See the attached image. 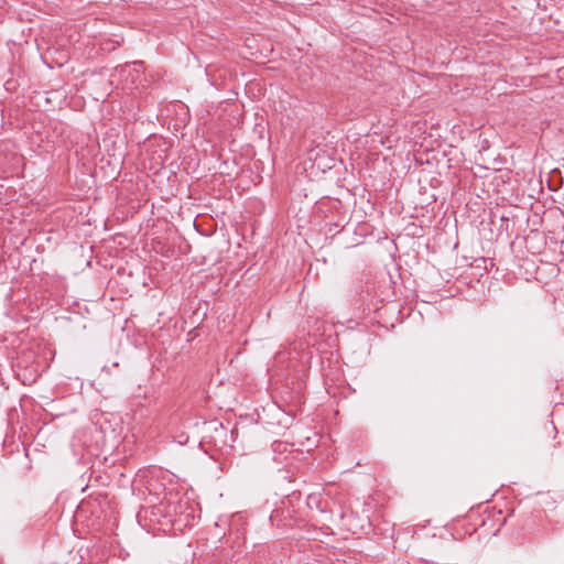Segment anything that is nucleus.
Masks as SVG:
<instances>
[{
	"instance_id": "nucleus-2",
	"label": "nucleus",
	"mask_w": 564,
	"mask_h": 564,
	"mask_svg": "<svg viewBox=\"0 0 564 564\" xmlns=\"http://www.w3.org/2000/svg\"><path fill=\"white\" fill-rule=\"evenodd\" d=\"M281 445H282V443H278L276 447L274 448V451H276Z\"/></svg>"
},
{
	"instance_id": "nucleus-1",
	"label": "nucleus",
	"mask_w": 564,
	"mask_h": 564,
	"mask_svg": "<svg viewBox=\"0 0 564 564\" xmlns=\"http://www.w3.org/2000/svg\"><path fill=\"white\" fill-rule=\"evenodd\" d=\"M283 357H284V354H283V352H278V354H276V358H278V359L282 360V359H283Z\"/></svg>"
}]
</instances>
